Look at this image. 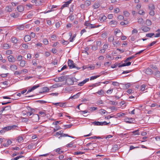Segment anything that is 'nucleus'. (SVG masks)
Here are the masks:
<instances>
[{"label":"nucleus","instance_id":"obj_1","mask_svg":"<svg viewBox=\"0 0 160 160\" xmlns=\"http://www.w3.org/2000/svg\"><path fill=\"white\" fill-rule=\"evenodd\" d=\"M17 127V126L15 125L5 127L2 128L0 131V133L2 134L12 129Z\"/></svg>","mask_w":160,"mask_h":160},{"label":"nucleus","instance_id":"obj_2","mask_svg":"<svg viewBox=\"0 0 160 160\" xmlns=\"http://www.w3.org/2000/svg\"><path fill=\"white\" fill-rule=\"evenodd\" d=\"M68 65L69 67V68L70 69L72 68H76L78 70L80 68H78V67L74 65L73 62L72 60L69 59L68 61Z\"/></svg>","mask_w":160,"mask_h":160},{"label":"nucleus","instance_id":"obj_3","mask_svg":"<svg viewBox=\"0 0 160 160\" xmlns=\"http://www.w3.org/2000/svg\"><path fill=\"white\" fill-rule=\"evenodd\" d=\"M67 78V76H62L60 77L56 78L53 79V80L56 82H63Z\"/></svg>","mask_w":160,"mask_h":160},{"label":"nucleus","instance_id":"obj_4","mask_svg":"<svg viewBox=\"0 0 160 160\" xmlns=\"http://www.w3.org/2000/svg\"><path fill=\"white\" fill-rule=\"evenodd\" d=\"M84 25L85 26L89 27V28H98L101 26L100 25H96L94 24H92L89 22L88 21H87L85 22Z\"/></svg>","mask_w":160,"mask_h":160},{"label":"nucleus","instance_id":"obj_5","mask_svg":"<svg viewBox=\"0 0 160 160\" xmlns=\"http://www.w3.org/2000/svg\"><path fill=\"white\" fill-rule=\"evenodd\" d=\"M125 121L128 123H134L135 122V119L132 118L126 117L124 119Z\"/></svg>","mask_w":160,"mask_h":160},{"label":"nucleus","instance_id":"obj_6","mask_svg":"<svg viewBox=\"0 0 160 160\" xmlns=\"http://www.w3.org/2000/svg\"><path fill=\"white\" fill-rule=\"evenodd\" d=\"M66 83L68 85H72L74 83V80L72 78H66Z\"/></svg>","mask_w":160,"mask_h":160},{"label":"nucleus","instance_id":"obj_7","mask_svg":"<svg viewBox=\"0 0 160 160\" xmlns=\"http://www.w3.org/2000/svg\"><path fill=\"white\" fill-rule=\"evenodd\" d=\"M31 118H32V120L34 122H37L39 120V117L38 114H33Z\"/></svg>","mask_w":160,"mask_h":160},{"label":"nucleus","instance_id":"obj_8","mask_svg":"<svg viewBox=\"0 0 160 160\" xmlns=\"http://www.w3.org/2000/svg\"><path fill=\"white\" fill-rule=\"evenodd\" d=\"M72 1V0H69L68 1L66 2L65 4H63L61 8L62 9L64 7H68L69 6V4L71 3Z\"/></svg>","mask_w":160,"mask_h":160},{"label":"nucleus","instance_id":"obj_9","mask_svg":"<svg viewBox=\"0 0 160 160\" xmlns=\"http://www.w3.org/2000/svg\"><path fill=\"white\" fill-rule=\"evenodd\" d=\"M89 80V79L88 78H86L85 80H84L83 81L79 82L78 83V85L80 86H83V85L86 83Z\"/></svg>","mask_w":160,"mask_h":160},{"label":"nucleus","instance_id":"obj_10","mask_svg":"<svg viewBox=\"0 0 160 160\" xmlns=\"http://www.w3.org/2000/svg\"><path fill=\"white\" fill-rule=\"evenodd\" d=\"M9 62H14L15 61V58L12 55H10L8 57Z\"/></svg>","mask_w":160,"mask_h":160},{"label":"nucleus","instance_id":"obj_11","mask_svg":"<svg viewBox=\"0 0 160 160\" xmlns=\"http://www.w3.org/2000/svg\"><path fill=\"white\" fill-rule=\"evenodd\" d=\"M49 90V88L47 87H44L42 88V91L40 93H44L48 92Z\"/></svg>","mask_w":160,"mask_h":160},{"label":"nucleus","instance_id":"obj_12","mask_svg":"<svg viewBox=\"0 0 160 160\" xmlns=\"http://www.w3.org/2000/svg\"><path fill=\"white\" fill-rule=\"evenodd\" d=\"M62 84L61 83H56L52 85V86L50 87V88H56L58 87H60L62 86Z\"/></svg>","mask_w":160,"mask_h":160},{"label":"nucleus","instance_id":"obj_13","mask_svg":"<svg viewBox=\"0 0 160 160\" xmlns=\"http://www.w3.org/2000/svg\"><path fill=\"white\" fill-rule=\"evenodd\" d=\"M57 6L53 5L51 6V7L50 10H48L47 11H45L44 12V13L45 14V13H48L51 12L52 11H54V10H53V8H57Z\"/></svg>","mask_w":160,"mask_h":160},{"label":"nucleus","instance_id":"obj_14","mask_svg":"<svg viewBox=\"0 0 160 160\" xmlns=\"http://www.w3.org/2000/svg\"><path fill=\"white\" fill-rule=\"evenodd\" d=\"M17 9L18 12H21L24 11V8L22 6L19 5L17 6Z\"/></svg>","mask_w":160,"mask_h":160},{"label":"nucleus","instance_id":"obj_15","mask_svg":"<svg viewBox=\"0 0 160 160\" xmlns=\"http://www.w3.org/2000/svg\"><path fill=\"white\" fill-rule=\"evenodd\" d=\"M141 29L144 32L148 31L150 30V28L146 26H143L141 27Z\"/></svg>","mask_w":160,"mask_h":160},{"label":"nucleus","instance_id":"obj_16","mask_svg":"<svg viewBox=\"0 0 160 160\" xmlns=\"http://www.w3.org/2000/svg\"><path fill=\"white\" fill-rule=\"evenodd\" d=\"M69 35L70 36V37L69 39V42H73L74 40V38H75L76 36V34H74L72 37V34L71 33H69Z\"/></svg>","mask_w":160,"mask_h":160},{"label":"nucleus","instance_id":"obj_17","mask_svg":"<svg viewBox=\"0 0 160 160\" xmlns=\"http://www.w3.org/2000/svg\"><path fill=\"white\" fill-rule=\"evenodd\" d=\"M118 24V22L115 20H112L109 23V24L111 25H113V27L116 26Z\"/></svg>","mask_w":160,"mask_h":160},{"label":"nucleus","instance_id":"obj_18","mask_svg":"<svg viewBox=\"0 0 160 160\" xmlns=\"http://www.w3.org/2000/svg\"><path fill=\"white\" fill-rule=\"evenodd\" d=\"M31 39V37L29 35H26L24 37V40L25 42L30 41Z\"/></svg>","mask_w":160,"mask_h":160},{"label":"nucleus","instance_id":"obj_19","mask_svg":"<svg viewBox=\"0 0 160 160\" xmlns=\"http://www.w3.org/2000/svg\"><path fill=\"white\" fill-rule=\"evenodd\" d=\"M145 73L148 75H151L152 73V71L151 69L148 68L146 70Z\"/></svg>","mask_w":160,"mask_h":160},{"label":"nucleus","instance_id":"obj_20","mask_svg":"<svg viewBox=\"0 0 160 160\" xmlns=\"http://www.w3.org/2000/svg\"><path fill=\"white\" fill-rule=\"evenodd\" d=\"M96 93L99 95H103L104 94V92L103 90L101 89L98 91L97 92L94 93V94H96Z\"/></svg>","mask_w":160,"mask_h":160},{"label":"nucleus","instance_id":"obj_21","mask_svg":"<svg viewBox=\"0 0 160 160\" xmlns=\"http://www.w3.org/2000/svg\"><path fill=\"white\" fill-rule=\"evenodd\" d=\"M80 93H81L80 92H79L75 95L71 97L70 98H73L74 99L77 98L79 97Z\"/></svg>","mask_w":160,"mask_h":160},{"label":"nucleus","instance_id":"obj_22","mask_svg":"<svg viewBox=\"0 0 160 160\" xmlns=\"http://www.w3.org/2000/svg\"><path fill=\"white\" fill-rule=\"evenodd\" d=\"M148 8L150 10H153L155 9L154 5L152 3H150L148 5Z\"/></svg>","mask_w":160,"mask_h":160},{"label":"nucleus","instance_id":"obj_23","mask_svg":"<svg viewBox=\"0 0 160 160\" xmlns=\"http://www.w3.org/2000/svg\"><path fill=\"white\" fill-rule=\"evenodd\" d=\"M94 9H97L100 6L99 3L98 2H95L93 5Z\"/></svg>","mask_w":160,"mask_h":160},{"label":"nucleus","instance_id":"obj_24","mask_svg":"<svg viewBox=\"0 0 160 160\" xmlns=\"http://www.w3.org/2000/svg\"><path fill=\"white\" fill-rule=\"evenodd\" d=\"M102 122H93V124L96 126H102Z\"/></svg>","mask_w":160,"mask_h":160},{"label":"nucleus","instance_id":"obj_25","mask_svg":"<svg viewBox=\"0 0 160 160\" xmlns=\"http://www.w3.org/2000/svg\"><path fill=\"white\" fill-rule=\"evenodd\" d=\"M11 41L13 43L16 44L18 42V40L16 38L12 37L11 38Z\"/></svg>","mask_w":160,"mask_h":160},{"label":"nucleus","instance_id":"obj_26","mask_svg":"<svg viewBox=\"0 0 160 160\" xmlns=\"http://www.w3.org/2000/svg\"><path fill=\"white\" fill-rule=\"evenodd\" d=\"M6 10L8 12H11L12 10V8L10 6H7L5 8Z\"/></svg>","mask_w":160,"mask_h":160},{"label":"nucleus","instance_id":"obj_27","mask_svg":"<svg viewBox=\"0 0 160 160\" xmlns=\"http://www.w3.org/2000/svg\"><path fill=\"white\" fill-rule=\"evenodd\" d=\"M107 18L106 17L105 15H103L102 17H99V20L101 22L104 21Z\"/></svg>","mask_w":160,"mask_h":160},{"label":"nucleus","instance_id":"obj_28","mask_svg":"<svg viewBox=\"0 0 160 160\" xmlns=\"http://www.w3.org/2000/svg\"><path fill=\"white\" fill-rule=\"evenodd\" d=\"M10 68L11 70L12 71H14L15 70H17V66L15 65H12L10 66Z\"/></svg>","mask_w":160,"mask_h":160},{"label":"nucleus","instance_id":"obj_29","mask_svg":"<svg viewBox=\"0 0 160 160\" xmlns=\"http://www.w3.org/2000/svg\"><path fill=\"white\" fill-rule=\"evenodd\" d=\"M126 115V113H122L120 112L118 113L116 115L117 117H123L124 115Z\"/></svg>","mask_w":160,"mask_h":160},{"label":"nucleus","instance_id":"obj_30","mask_svg":"<svg viewBox=\"0 0 160 160\" xmlns=\"http://www.w3.org/2000/svg\"><path fill=\"white\" fill-rule=\"evenodd\" d=\"M118 148L119 147L118 145L117 144H115L113 146L112 148V150L113 151H115L118 150Z\"/></svg>","mask_w":160,"mask_h":160},{"label":"nucleus","instance_id":"obj_31","mask_svg":"<svg viewBox=\"0 0 160 160\" xmlns=\"http://www.w3.org/2000/svg\"><path fill=\"white\" fill-rule=\"evenodd\" d=\"M26 64V61L25 60H22L20 61V66L22 67H24L25 66Z\"/></svg>","mask_w":160,"mask_h":160},{"label":"nucleus","instance_id":"obj_32","mask_svg":"<svg viewBox=\"0 0 160 160\" xmlns=\"http://www.w3.org/2000/svg\"><path fill=\"white\" fill-rule=\"evenodd\" d=\"M102 138L100 136H95L93 137H90L87 138L88 139H99V138Z\"/></svg>","mask_w":160,"mask_h":160},{"label":"nucleus","instance_id":"obj_33","mask_svg":"<svg viewBox=\"0 0 160 160\" xmlns=\"http://www.w3.org/2000/svg\"><path fill=\"white\" fill-rule=\"evenodd\" d=\"M86 7H88L91 4V2L89 0H86L84 2Z\"/></svg>","mask_w":160,"mask_h":160},{"label":"nucleus","instance_id":"obj_34","mask_svg":"<svg viewBox=\"0 0 160 160\" xmlns=\"http://www.w3.org/2000/svg\"><path fill=\"white\" fill-rule=\"evenodd\" d=\"M73 124H71L69 125H65L63 126V127L64 128V129H66V128H70L72 126H73Z\"/></svg>","mask_w":160,"mask_h":160},{"label":"nucleus","instance_id":"obj_35","mask_svg":"<svg viewBox=\"0 0 160 160\" xmlns=\"http://www.w3.org/2000/svg\"><path fill=\"white\" fill-rule=\"evenodd\" d=\"M63 132V131L61 130L59 132H57L56 134L54 135L56 137H58L59 135H61L62 133Z\"/></svg>","mask_w":160,"mask_h":160},{"label":"nucleus","instance_id":"obj_36","mask_svg":"<svg viewBox=\"0 0 160 160\" xmlns=\"http://www.w3.org/2000/svg\"><path fill=\"white\" fill-rule=\"evenodd\" d=\"M3 47L4 49H7L10 48L9 44L7 43H4L3 44Z\"/></svg>","mask_w":160,"mask_h":160},{"label":"nucleus","instance_id":"obj_37","mask_svg":"<svg viewBox=\"0 0 160 160\" xmlns=\"http://www.w3.org/2000/svg\"><path fill=\"white\" fill-rule=\"evenodd\" d=\"M146 24L147 26H150L152 24L151 21L149 19H147L146 22Z\"/></svg>","mask_w":160,"mask_h":160},{"label":"nucleus","instance_id":"obj_38","mask_svg":"<svg viewBox=\"0 0 160 160\" xmlns=\"http://www.w3.org/2000/svg\"><path fill=\"white\" fill-rule=\"evenodd\" d=\"M154 75L157 78L160 77V72L159 71L156 72H155Z\"/></svg>","mask_w":160,"mask_h":160},{"label":"nucleus","instance_id":"obj_39","mask_svg":"<svg viewBox=\"0 0 160 160\" xmlns=\"http://www.w3.org/2000/svg\"><path fill=\"white\" fill-rule=\"evenodd\" d=\"M139 130L138 129L136 130L135 131H133L132 133L134 135H139L140 134L138 132Z\"/></svg>","mask_w":160,"mask_h":160},{"label":"nucleus","instance_id":"obj_40","mask_svg":"<svg viewBox=\"0 0 160 160\" xmlns=\"http://www.w3.org/2000/svg\"><path fill=\"white\" fill-rule=\"evenodd\" d=\"M109 104L112 105H116L118 103L114 101H110L109 102Z\"/></svg>","mask_w":160,"mask_h":160},{"label":"nucleus","instance_id":"obj_41","mask_svg":"<svg viewBox=\"0 0 160 160\" xmlns=\"http://www.w3.org/2000/svg\"><path fill=\"white\" fill-rule=\"evenodd\" d=\"M135 57V56H131L129 57H128L126 58V59L125 60L124 62H126L130 60L131 59Z\"/></svg>","mask_w":160,"mask_h":160},{"label":"nucleus","instance_id":"obj_42","mask_svg":"<svg viewBox=\"0 0 160 160\" xmlns=\"http://www.w3.org/2000/svg\"><path fill=\"white\" fill-rule=\"evenodd\" d=\"M100 110L101 111L99 113L101 115L105 114L106 113H108V112L104 109H102Z\"/></svg>","mask_w":160,"mask_h":160},{"label":"nucleus","instance_id":"obj_43","mask_svg":"<svg viewBox=\"0 0 160 160\" xmlns=\"http://www.w3.org/2000/svg\"><path fill=\"white\" fill-rule=\"evenodd\" d=\"M114 40V37L113 36H110L108 38V41L109 42H113Z\"/></svg>","mask_w":160,"mask_h":160},{"label":"nucleus","instance_id":"obj_44","mask_svg":"<svg viewBox=\"0 0 160 160\" xmlns=\"http://www.w3.org/2000/svg\"><path fill=\"white\" fill-rule=\"evenodd\" d=\"M100 82H99L98 83L92 84V85L89 86V87H96L97 86H99L100 85Z\"/></svg>","mask_w":160,"mask_h":160},{"label":"nucleus","instance_id":"obj_45","mask_svg":"<svg viewBox=\"0 0 160 160\" xmlns=\"http://www.w3.org/2000/svg\"><path fill=\"white\" fill-rule=\"evenodd\" d=\"M154 33H149L146 34V36L149 38H152L153 36H154Z\"/></svg>","mask_w":160,"mask_h":160},{"label":"nucleus","instance_id":"obj_46","mask_svg":"<svg viewBox=\"0 0 160 160\" xmlns=\"http://www.w3.org/2000/svg\"><path fill=\"white\" fill-rule=\"evenodd\" d=\"M138 22L139 24H143L144 21L142 18H140L138 19Z\"/></svg>","mask_w":160,"mask_h":160},{"label":"nucleus","instance_id":"obj_47","mask_svg":"<svg viewBox=\"0 0 160 160\" xmlns=\"http://www.w3.org/2000/svg\"><path fill=\"white\" fill-rule=\"evenodd\" d=\"M17 28L19 30H22L24 29V26L23 25H21L17 27Z\"/></svg>","mask_w":160,"mask_h":160},{"label":"nucleus","instance_id":"obj_48","mask_svg":"<svg viewBox=\"0 0 160 160\" xmlns=\"http://www.w3.org/2000/svg\"><path fill=\"white\" fill-rule=\"evenodd\" d=\"M40 86V84L33 86L32 88V91L34 90L36 88L39 87Z\"/></svg>","mask_w":160,"mask_h":160},{"label":"nucleus","instance_id":"obj_49","mask_svg":"<svg viewBox=\"0 0 160 160\" xmlns=\"http://www.w3.org/2000/svg\"><path fill=\"white\" fill-rule=\"evenodd\" d=\"M61 149L60 148H58L56 150V152L58 153V154H60L63 152L61 150Z\"/></svg>","mask_w":160,"mask_h":160},{"label":"nucleus","instance_id":"obj_50","mask_svg":"<svg viewBox=\"0 0 160 160\" xmlns=\"http://www.w3.org/2000/svg\"><path fill=\"white\" fill-rule=\"evenodd\" d=\"M17 140L18 142H21L23 140V137H18V138Z\"/></svg>","mask_w":160,"mask_h":160},{"label":"nucleus","instance_id":"obj_51","mask_svg":"<svg viewBox=\"0 0 160 160\" xmlns=\"http://www.w3.org/2000/svg\"><path fill=\"white\" fill-rule=\"evenodd\" d=\"M99 76V75L92 76L90 77V80H94V79L97 78Z\"/></svg>","mask_w":160,"mask_h":160},{"label":"nucleus","instance_id":"obj_52","mask_svg":"<svg viewBox=\"0 0 160 160\" xmlns=\"http://www.w3.org/2000/svg\"><path fill=\"white\" fill-rule=\"evenodd\" d=\"M72 14H72L68 17L70 20L71 21H72L74 19V16Z\"/></svg>","mask_w":160,"mask_h":160},{"label":"nucleus","instance_id":"obj_53","mask_svg":"<svg viewBox=\"0 0 160 160\" xmlns=\"http://www.w3.org/2000/svg\"><path fill=\"white\" fill-rule=\"evenodd\" d=\"M22 47L25 49H28V46L27 44L24 43L22 44Z\"/></svg>","mask_w":160,"mask_h":160},{"label":"nucleus","instance_id":"obj_54","mask_svg":"<svg viewBox=\"0 0 160 160\" xmlns=\"http://www.w3.org/2000/svg\"><path fill=\"white\" fill-rule=\"evenodd\" d=\"M43 42L45 45H47L48 43V41L47 39L45 38L43 39Z\"/></svg>","mask_w":160,"mask_h":160},{"label":"nucleus","instance_id":"obj_55","mask_svg":"<svg viewBox=\"0 0 160 160\" xmlns=\"http://www.w3.org/2000/svg\"><path fill=\"white\" fill-rule=\"evenodd\" d=\"M123 14L125 17H128L129 15V13L127 11H124L123 12Z\"/></svg>","mask_w":160,"mask_h":160},{"label":"nucleus","instance_id":"obj_56","mask_svg":"<svg viewBox=\"0 0 160 160\" xmlns=\"http://www.w3.org/2000/svg\"><path fill=\"white\" fill-rule=\"evenodd\" d=\"M22 57L21 55H18L17 57V60L18 61H20L22 60Z\"/></svg>","mask_w":160,"mask_h":160},{"label":"nucleus","instance_id":"obj_57","mask_svg":"<svg viewBox=\"0 0 160 160\" xmlns=\"http://www.w3.org/2000/svg\"><path fill=\"white\" fill-rule=\"evenodd\" d=\"M112 84L113 86H119V83L116 82H112Z\"/></svg>","mask_w":160,"mask_h":160},{"label":"nucleus","instance_id":"obj_58","mask_svg":"<svg viewBox=\"0 0 160 160\" xmlns=\"http://www.w3.org/2000/svg\"><path fill=\"white\" fill-rule=\"evenodd\" d=\"M120 64V63H115L114 65H112L111 66V67L112 68H114L117 67L118 66H119Z\"/></svg>","mask_w":160,"mask_h":160},{"label":"nucleus","instance_id":"obj_59","mask_svg":"<svg viewBox=\"0 0 160 160\" xmlns=\"http://www.w3.org/2000/svg\"><path fill=\"white\" fill-rule=\"evenodd\" d=\"M6 54L9 55L12 54V50H9L6 51Z\"/></svg>","mask_w":160,"mask_h":160},{"label":"nucleus","instance_id":"obj_60","mask_svg":"<svg viewBox=\"0 0 160 160\" xmlns=\"http://www.w3.org/2000/svg\"><path fill=\"white\" fill-rule=\"evenodd\" d=\"M65 102H59V106L61 107H65Z\"/></svg>","mask_w":160,"mask_h":160},{"label":"nucleus","instance_id":"obj_61","mask_svg":"<svg viewBox=\"0 0 160 160\" xmlns=\"http://www.w3.org/2000/svg\"><path fill=\"white\" fill-rule=\"evenodd\" d=\"M84 153V152H74V154L76 155H81Z\"/></svg>","mask_w":160,"mask_h":160},{"label":"nucleus","instance_id":"obj_62","mask_svg":"<svg viewBox=\"0 0 160 160\" xmlns=\"http://www.w3.org/2000/svg\"><path fill=\"white\" fill-rule=\"evenodd\" d=\"M91 48L92 50L95 51L98 49V47L97 46L93 45L92 46Z\"/></svg>","mask_w":160,"mask_h":160},{"label":"nucleus","instance_id":"obj_63","mask_svg":"<svg viewBox=\"0 0 160 160\" xmlns=\"http://www.w3.org/2000/svg\"><path fill=\"white\" fill-rule=\"evenodd\" d=\"M73 143L72 142L69 143L67 144L66 145V147H69L70 148H72L73 147Z\"/></svg>","mask_w":160,"mask_h":160},{"label":"nucleus","instance_id":"obj_64","mask_svg":"<svg viewBox=\"0 0 160 160\" xmlns=\"http://www.w3.org/2000/svg\"><path fill=\"white\" fill-rule=\"evenodd\" d=\"M102 42L101 41H97L96 42V46L98 47H100L101 45Z\"/></svg>","mask_w":160,"mask_h":160}]
</instances>
